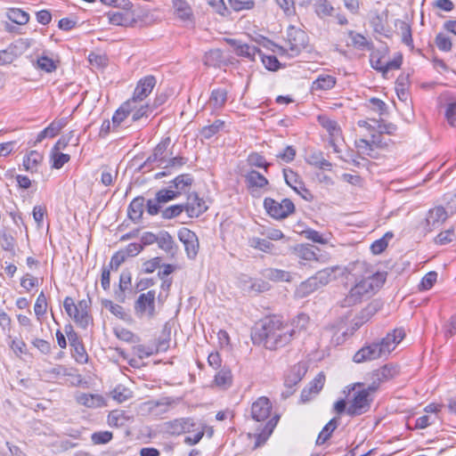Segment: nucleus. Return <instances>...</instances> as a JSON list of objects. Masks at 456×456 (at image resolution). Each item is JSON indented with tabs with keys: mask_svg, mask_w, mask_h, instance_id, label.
<instances>
[{
	"mask_svg": "<svg viewBox=\"0 0 456 456\" xmlns=\"http://www.w3.org/2000/svg\"><path fill=\"white\" fill-rule=\"evenodd\" d=\"M264 275L265 278L273 281H289L291 278L289 272L274 268L265 270Z\"/></svg>",
	"mask_w": 456,
	"mask_h": 456,
	"instance_id": "58836bf2",
	"label": "nucleus"
},
{
	"mask_svg": "<svg viewBox=\"0 0 456 456\" xmlns=\"http://www.w3.org/2000/svg\"><path fill=\"white\" fill-rule=\"evenodd\" d=\"M295 251L297 256L305 260H317L316 253L314 250V247L309 244L298 245L295 248Z\"/></svg>",
	"mask_w": 456,
	"mask_h": 456,
	"instance_id": "37998d69",
	"label": "nucleus"
},
{
	"mask_svg": "<svg viewBox=\"0 0 456 456\" xmlns=\"http://www.w3.org/2000/svg\"><path fill=\"white\" fill-rule=\"evenodd\" d=\"M405 337V332L403 329H395L393 332L388 333L385 338H382L379 345L380 353L383 355L388 354L393 351L396 345L399 344Z\"/></svg>",
	"mask_w": 456,
	"mask_h": 456,
	"instance_id": "f8f14e48",
	"label": "nucleus"
},
{
	"mask_svg": "<svg viewBox=\"0 0 456 456\" xmlns=\"http://www.w3.org/2000/svg\"><path fill=\"white\" fill-rule=\"evenodd\" d=\"M398 373L397 368L391 364H386L383 367L374 370L371 374L372 382L378 383V387L382 382L387 381Z\"/></svg>",
	"mask_w": 456,
	"mask_h": 456,
	"instance_id": "412c9836",
	"label": "nucleus"
},
{
	"mask_svg": "<svg viewBox=\"0 0 456 456\" xmlns=\"http://www.w3.org/2000/svg\"><path fill=\"white\" fill-rule=\"evenodd\" d=\"M382 357L380 349L377 343L363 346L354 355V362L360 363L366 361H371Z\"/></svg>",
	"mask_w": 456,
	"mask_h": 456,
	"instance_id": "dca6fc26",
	"label": "nucleus"
},
{
	"mask_svg": "<svg viewBox=\"0 0 456 456\" xmlns=\"http://www.w3.org/2000/svg\"><path fill=\"white\" fill-rule=\"evenodd\" d=\"M52 167L55 169L61 168L67 162L69 161L70 156L61 152L51 151Z\"/></svg>",
	"mask_w": 456,
	"mask_h": 456,
	"instance_id": "de8ad7c7",
	"label": "nucleus"
},
{
	"mask_svg": "<svg viewBox=\"0 0 456 456\" xmlns=\"http://www.w3.org/2000/svg\"><path fill=\"white\" fill-rule=\"evenodd\" d=\"M152 114L151 106L147 103L145 105H142L140 107L137 106V103L134 104L133 110L131 111V121L136 122L142 119V118H148Z\"/></svg>",
	"mask_w": 456,
	"mask_h": 456,
	"instance_id": "4c0bfd02",
	"label": "nucleus"
},
{
	"mask_svg": "<svg viewBox=\"0 0 456 456\" xmlns=\"http://www.w3.org/2000/svg\"><path fill=\"white\" fill-rule=\"evenodd\" d=\"M46 309H47L46 297H45L44 292H41L38 295L37 301L35 303V305H34L35 314L39 319L41 316H43L46 313Z\"/></svg>",
	"mask_w": 456,
	"mask_h": 456,
	"instance_id": "6e6d98bb",
	"label": "nucleus"
},
{
	"mask_svg": "<svg viewBox=\"0 0 456 456\" xmlns=\"http://www.w3.org/2000/svg\"><path fill=\"white\" fill-rule=\"evenodd\" d=\"M102 305L105 308H107L113 315L118 317L120 320H126V313L125 309L118 305L114 304L111 300L109 299H102Z\"/></svg>",
	"mask_w": 456,
	"mask_h": 456,
	"instance_id": "a19ab883",
	"label": "nucleus"
},
{
	"mask_svg": "<svg viewBox=\"0 0 456 456\" xmlns=\"http://www.w3.org/2000/svg\"><path fill=\"white\" fill-rule=\"evenodd\" d=\"M283 175L286 183L289 186H290L296 192H301V189H303L304 183L299 179V176L297 173H295L291 169L284 168Z\"/></svg>",
	"mask_w": 456,
	"mask_h": 456,
	"instance_id": "473e14b6",
	"label": "nucleus"
},
{
	"mask_svg": "<svg viewBox=\"0 0 456 456\" xmlns=\"http://www.w3.org/2000/svg\"><path fill=\"white\" fill-rule=\"evenodd\" d=\"M132 285V275L128 270H124L119 276L118 289L115 290V297L119 303H125V292L130 289Z\"/></svg>",
	"mask_w": 456,
	"mask_h": 456,
	"instance_id": "4be33fe9",
	"label": "nucleus"
},
{
	"mask_svg": "<svg viewBox=\"0 0 456 456\" xmlns=\"http://www.w3.org/2000/svg\"><path fill=\"white\" fill-rule=\"evenodd\" d=\"M195 423L191 418H181L167 422V428L173 435H180L193 430Z\"/></svg>",
	"mask_w": 456,
	"mask_h": 456,
	"instance_id": "6ab92c4d",
	"label": "nucleus"
},
{
	"mask_svg": "<svg viewBox=\"0 0 456 456\" xmlns=\"http://www.w3.org/2000/svg\"><path fill=\"white\" fill-rule=\"evenodd\" d=\"M158 246L167 253L173 252L174 249V240L172 236L166 231H161L158 233Z\"/></svg>",
	"mask_w": 456,
	"mask_h": 456,
	"instance_id": "e433bc0d",
	"label": "nucleus"
},
{
	"mask_svg": "<svg viewBox=\"0 0 456 456\" xmlns=\"http://www.w3.org/2000/svg\"><path fill=\"white\" fill-rule=\"evenodd\" d=\"M43 155L37 151H31L23 159V167L25 170L34 173L37 170V166L42 162Z\"/></svg>",
	"mask_w": 456,
	"mask_h": 456,
	"instance_id": "bb28decb",
	"label": "nucleus"
},
{
	"mask_svg": "<svg viewBox=\"0 0 456 456\" xmlns=\"http://www.w3.org/2000/svg\"><path fill=\"white\" fill-rule=\"evenodd\" d=\"M76 399L79 404L87 408H101L105 405V400L100 395L81 393Z\"/></svg>",
	"mask_w": 456,
	"mask_h": 456,
	"instance_id": "393cba45",
	"label": "nucleus"
},
{
	"mask_svg": "<svg viewBox=\"0 0 456 456\" xmlns=\"http://www.w3.org/2000/svg\"><path fill=\"white\" fill-rule=\"evenodd\" d=\"M272 404L265 396L259 397L251 406V417L256 421H265L270 416Z\"/></svg>",
	"mask_w": 456,
	"mask_h": 456,
	"instance_id": "ddd939ff",
	"label": "nucleus"
},
{
	"mask_svg": "<svg viewBox=\"0 0 456 456\" xmlns=\"http://www.w3.org/2000/svg\"><path fill=\"white\" fill-rule=\"evenodd\" d=\"M250 246L264 252H268L273 248V244L268 240L260 238H252Z\"/></svg>",
	"mask_w": 456,
	"mask_h": 456,
	"instance_id": "680f3d73",
	"label": "nucleus"
},
{
	"mask_svg": "<svg viewBox=\"0 0 456 456\" xmlns=\"http://www.w3.org/2000/svg\"><path fill=\"white\" fill-rule=\"evenodd\" d=\"M89 304L90 299H82L75 304L72 297H67L63 301V307L68 315L73 318L79 327L86 329L91 321V316L88 314Z\"/></svg>",
	"mask_w": 456,
	"mask_h": 456,
	"instance_id": "7ed1b4c3",
	"label": "nucleus"
},
{
	"mask_svg": "<svg viewBox=\"0 0 456 456\" xmlns=\"http://www.w3.org/2000/svg\"><path fill=\"white\" fill-rule=\"evenodd\" d=\"M333 274V270L330 268H325L317 272L313 277L317 282L318 286H324L329 283L330 278Z\"/></svg>",
	"mask_w": 456,
	"mask_h": 456,
	"instance_id": "864d4df0",
	"label": "nucleus"
},
{
	"mask_svg": "<svg viewBox=\"0 0 456 456\" xmlns=\"http://www.w3.org/2000/svg\"><path fill=\"white\" fill-rule=\"evenodd\" d=\"M225 40L233 48L234 53L238 56L254 61L256 54H261V50L256 46L242 44L240 40L234 38H227Z\"/></svg>",
	"mask_w": 456,
	"mask_h": 456,
	"instance_id": "2eb2a0df",
	"label": "nucleus"
},
{
	"mask_svg": "<svg viewBox=\"0 0 456 456\" xmlns=\"http://www.w3.org/2000/svg\"><path fill=\"white\" fill-rule=\"evenodd\" d=\"M448 217L444 207L438 206L430 209L426 217V224L428 231L440 226Z\"/></svg>",
	"mask_w": 456,
	"mask_h": 456,
	"instance_id": "f3484780",
	"label": "nucleus"
},
{
	"mask_svg": "<svg viewBox=\"0 0 456 456\" xmlns=\"http://www.w3.org/2000/svg\"><path fill=\"white\" fill-rule=\"evenodd\" d=\"M374 289L372 288L371 281L368 279H362L359 282H357L349 291L346 298L342 303V306H351L356 305L361 302L362 297L365 296H369L373 293Z\"/></svg>",
	"mask_w": 456,
	"mask_h": 456,
	"instance_id": "39448f33",
	"label": "nucleus"
},
{
	"mask_svg": "<svg viewBox=\"0 0 456 456\" xmlns=\"http://www.w3.org/2000/svg\"><path fill=\"white\" fill-rule=\"evenodd\" d=\"M223 53L220 49H213L204 55V64L208 67H219L223 63Z\"/></svg>",
	"mask_w": 456,
	"mask_h": 456,
	"instance_id": "f704fd0d",
	"label": "nucleus"
},
{
	"mask_svg": "<svg viewBox=\"0 0 456 456\" xmlns=\"http://www.w3.org/2000/svg\"><path fill=\"white\" fill-rule=\"evenodd\" d=\"M264 207L275 219H284L295 211V205L289 199H283L279 202L272 198H265Z\"/></svg>",
	"mask_w": 456,
	"mask_h": 456,
	"instance_id": "20e7f679",
	"label": "nucleus"
},
{
	"mask_svg": "<svg viewBox=\"0 0 456 456\" xmlns=\"http://www.w3.org/2000/svg\"><path fill=\"white\" fill-rule=\"evenodd\" d=\"M295 336V329L285 323L281 317L273 315L263 319L253 330L254 345L268 350H277L288 345Z\"/></svg>",
	"mask_w": 456,
	"mask_h": 456,
	"instance_id": "f257e3e1",
	"label": "nucleus"
},
{
	"mask_svg": "<svg viewBox=\"0 0 456 456\" xmlns=\"http://www.w3.org/2000/svg\"><path fill=\"white\" fill-rule=\"evenodd\" d=\"M110 23L116 26H128L134 21V14L133 12H108Z\"/></svg>",
	"mask_w": 456,
	"mask_h": 456,
	"instance_id": "b1692460",
	"label": "nucleus"
},
{
	"mask_svg": "<svg viewBox=\"0 0 456 456\" xmlns=\"http://www.w3.org/2000/svg\"><path fill=\"white\" fill-rule=\"evenodd\" d=\"M338 426V419L333 418L331 419L322 428V430L320 432L315 444L317 445L323 444L327 440L330 439L334 430Z\"/></svg>",
	"mask_w": 456,
	"mask_h": 456,
	"instance_id": "c85d7f7f",
	"label": "nucleus"
},
{
	"mask_svg": "<svg viewBox=\"0 0 456 456\" xmlns=\"http://www.w3.org/2000/svg\"><path fill=\"white\" fill-rule=\"evenodd\" d=\"M307 371L305 363L297 362L293 365L285 374L284 385L287 388L292 389L305 377Z\"/></svg>",
	"mask_w": 456,
	"mask_h": 456,
	"instance_id": "4468645a",
	"label": "nucleus"
},
{
	"mask_svg": "<svg viewBox=\"0 0 456 456\" xmlns=\"http://www.w3.org/2000/svg\"><path fill=\"white\" fill-rule=\"evenodd\" d=\"M171 143L170 137L164 138L154 148L153 152L145 160L142 167L150 166L152 163H157L158 167H162L167 162V149Z\"/></svg>",
	"mask_w": 456,
	"mask_h": 456,
	"instance_id": "9b49d317",
	"label": "nucleus"
},
{
	"mask_svg": "<svg viewBox=\"0 0 456 456\" xmlns=\"http://www.w3.org/2000/svg\"><path fill=\"white\" fill-rule=\"evenodd\" d=\"M325 382V376L322 373H319L310 383L308 387L304 388L301 392V401L305 403L308 402L312 395H317L323 387Z\"/></svg>",
	"mask_w": 456,
	"mask_h": 456,
	"instance_id": "aec40b11",
	"label": "nucleus"
},
{
	"mask_svg": "<svg viewBox=\"0 0 456 456\" xmlns=\"http://www.w3.org/2000/svg\"><path fill=\"white\" fill-rule=\"evenodd\" d=\"M88 61L91 65L96 66L98 68H104L109 63V58L106 54H99L95 53H91L88 55Z\"/></svg>",
	"mask_w": 456,
	"mask_h": 456,
	"instance_id": "13d9d810",
	"label": "nucleus"
},
{
	"mask_svg": "<svg viewBox=\"0 0 456 456\" xmlns=\"http://www.w3.org/2000/svg\"><path fill=\"white\" fill-rule=\"evenodd\" d=\"M319 288L317 282L314 279V277H310L308 280H306L305 282H302L297 289V292L299 293L301 297H306L307 295L311 294L314 290H316Z\"/></svg>",
	"mask_w": 456,
	"mask_h": 456,
	"instance_id": "49530a36",
	"label": "nucleus"
},
{
	"mask_svg": "<svg viewBox=\"0 0 456 456\" xmlns=\"http://www.w3.org/2000/svg\"><path fill=\"white\" fill-rule=\"evenodd\" d=\"M245 177L251 187L263 188L268 184V180L256 170H251Z\"/></svg>",
	"mask_w": 456,
	"mask_h": 456,
	"instance_id": "ea45409f",
	"label": "nucleus"
},
{
	"mask_svg": "<svg viewBox=\"0 0 456 456\" xmlns=\"http://www.w3.org/2000/svg\"><path fill=\"white\" fill-rule=\"evenodd\" d=\"M336 84V78L330 75L319 76L317 79L313 82L312 90H330Z\"/></svg>",
	"mask_w": 456,
	"mask_h": 456,
	"instance_id": "72a5a7b5",
	"label": "nucleus"
},
{
	"mask_svg": "<svg viewBox=\"0 0 456 456\" xmlns=\"http://www.w3.org/2000/svg\"><path fill=\"white\" fill-rule=\"evenodd\" d=\"M144 208H146L144 198L142 196L134 198L128 206L127 214L129 218L134 223L139 222L142 216Z\"/></svg>",
	"mask_w": 456,
	"mask_h": 456,
	"instance_id": "5701e85b",
	"label": "nucleus"
},
{
	"mask_svg": "<svg viewBox=\"0 0 456 456\" xmlns=\"http://www.w3.org/2000/svg\"><path fill=\"white\" fill-rule=\"evenodd\" d=\"M178 239L183 242L188 258L194 259L199 252V240L195 232L183 227L178 231Z\"/></svg>",
	"mask_w": 456,
	"mask_h": 456,
	"instance_id": "6e6552de",
	"label": "nucleus"
},
{
	"mask_svg": "<svg viewBox=\"0 0 456 456\" xmlns=\"http://www.w3.org/2000/svg\"><path fill=\"white\" fill-rule=\"evenodd\" d=\"M37 67L40 69L50 73L57 69V64L53 59L47 56H41L37 59Z\"/></svg>",
	"mask_w": 456,
	"mask_h": 456,
	"instance_id": "5fc2aeb1",
	"label": "nucleus"
},
{
	"mask_svg": "<svg viewBox=\"0 0 456 456\" xmlns=\"http://www.w3.org/2000/svg\"><path fill=\"white\" fill-rule=\"evenodd\" d=\"M173 6L177 16L182 20H190L192 17V10L184 0H172Z\"/></svg>",
	"mask_w": 456,
	"mask_h": 456,
	"instance_id": "2f4dec72",
	"label": "nucleus"
},
{
	"mask_svg": "<svg viewBox=\"0 0 456 456\" xmlns=\"http://www.w3.org/2000/svg\"><path fill=\"white\" fill-rule=\"evenodd\" d=\"M215 382L217 386H229L232 383V374L229 370H221L215 376Z\"/></svg>",
	"mask_w": 456,
	"mask_h": 456,
	"instance_id": "774afa93",
	"label": "nucleus"
},
{
	"mask_svg": "<svg viewBox=\"0 0 456 456\" xmlns=\"http://www.w3.org/2000/svg\"><path fill=\"white\" fill-rule=\"evenodd\" d=\"M177 195L174 190L162 189L156 192L155 198L148 200L146 202V211L151 216L158 215L162 208V205L175 200Z\"/></svg>",
	"mask_w": 456,
	"mask_h": 456,
	"instance_id": "423d86ee",
	"label": "nucleus"
},
{
	"mask_svg": "<svg viewBox=\"0 0 456 456\" xmlns=\"http://www.w3.org/2000/svg\"><path fill=\"white\" fill-rule=\"evenodd\" d=\"M224 121L217 119L213 124L202 127L200 134L205 139H210L224 127Z\"/></svg>",
	"mask_w": 456,
	"mask_h": 456,
	"instance_id": "c03bdc74",
	"label": "nucleus"
},
{
	"mask_svg": "<svg viewBox=\"0 0 456 456\" xmlns=\"http://www.w3.org/2000/svg\"><path fill=\"white\" fill-rule=\"evenodd\" d=\"M309 163L320 169L330 170L332 164L322 157V153H313L309 157Z\"/></svg>",
	"mask_w": 456,
	"mask_h": 456,
	"instance_id": "a18cd8bd",
	"label": "nucleus"
},
{
	"mask_svg": "<svg viewBox=\"0 0 456 456\" xmlns=\"http://www.w3.org/2000/svg\"><path fill=\"white\" fill-rule=\"evenodd\" d=\"M437 273L436 272L428 273L421 280L419 289L420 290H428L431 289L436 281Z\"/></svg>",
	"mask_w": 456,
	"mask_h": 456,
	"instance_id": "0e129e2a",
	"label": "nucleus"
},
{
	"mask_svg": "<svg viewBox=\"0 0 456 456\" xmlns=\"http://www.w3.org/2000/svg\"><path fill=\"white\" fill-rule=\"evenodd\" d=\"M183 210H185V205H173L164 209L161 216L164 219H172L178 216Z\"/></svg>",
	"mask_w": 456,
	"mask_h": 456,
	"instance_id": "4d7b16f0",
	"label": "nucleus"
},
{
	"mask_svg": "<svg viewBox=\"0 0 456 456\" xmlns=\"http://www.w3.org/2000/svg\"><path fill=\"white\" fill-rule=\"evenodd\" d=\"M228 2L236 12L252 10L255 7L254 0H228Z\"/></svg>",
	"mask_w": 456,
	"mask_h": 456,
	"instance_id": "8fccbe9b",
	"label": "nucleus"
},
{
	"mask_svg": "<svg viewBox=\"0 0 456 456\" xmlns=\"http://www.w3.org/2000/svg\"><path fill=\"white\" fill-rule=\"evenodd\" d=\"M155 290H149L139 296L134 303V310L137 314L143 315L146 314L149 317L155 315Z\"/></svg>",
	"mask_w": 456,
	"mask_h": 456,
	"instance_id": "1a4fd4ad",
	"label": "nucleus"
},
{
	"mask_svg": "<svg viewBox=\"0 0 456 456\" xmlns=\"http://www.w3.org/2000/svg\"><path fill=\"white\" fill-rule=\"evenodd\" d=\"M192 183L193 178L189 174H183L176 176L173 180L172 183L174 185V188L175 189L174 190V191L177 195V197L183 192L189 191Z\"/></svg>",
	"mask_w": 456,
	"mask_h": 456,
	"instance_id": "a878e982",
	"label": "nucleus"
},
{
	"mask_svg": "<svg viewBox=\"0 0 456 456\" xmlns=\"http://www.w3.org/2000/svg\"><path fill=\"white\" fill-rule=\"evenodd\" d=\"M131 419V417L124 411L115 410L108 415V424L110 427H124Z\"/></svg>",
	"mask_w": 456,
	"mask_h": 456,
	"instance_id": "cd10ccee",
	"label": "nucleus"
},
{
	"mask_svg": "<svg viewBox=\"0 0 456 456\" xmlns=\"http://www.w3.org/2000/svg\"><path fill=\"white\" fill-rule=\"evenodd\" d=\"M435 42L438 49L441 51L449 52L452 50V44L451 39L443 33L436 35Z\"/></svg>",
	"mask_w": 456,
	"mask_h": 456,
	"instance_id": "052dcab7",
	"label": "nucleus"
},
{
	"mask_svg": "<svg viewBox=\"0 0 456 456\" xmlns=\"http://www.w3.org/2000/svg\"><path fill=\"white\" fill-rule=\"evenodd\" d=\"M363 383L357 382L347 387L348 393L359 388L354 394L350 404L346 409V413L351 417L360 416L367 412L370 408L372 402L370 395L378 389V383H371L367 387H363Z\"/></svg>",
	"mask_w": 456,
	"mask_h": 456,
	"instance_id": "f03ea898",
	"label": "nucleus"
},
{
	"mask_svg": "<svg viewBox=\"0 0 456 456\" xmlns=\"http://www.w3.org/2000/svg\"><path fill=\"white\" fill-rule=\"evenodd\" d=\"M454 240H456V233L454 229L451 228L444 232H441L435 238V243L437 245H446Z\"/></svg>",
	"mask_w": 456,
	"mask_h": 456,
	"instance_id": "09e8293b",
	"label": "nucleus"
},
{
	"mask_svg": "<svg viewBox=\"0 0 456 456\" xmlns=\"http://www.w3.org/2000/svg\"><path fill=\"white\" fill-rule=\"evenodd\" d=\"M112 433L110 431H101L92 434L91 439L94 444H105L112 439Z\"/></svg>",
	"mask_w": 456,
	"mask_h": 456,
	"instance_id": "e2e57ef3",
	"label": "nucleus"
},
{
	"mask_svg": "<svg viewBox=\"0 0 456 456\" xmlns=\"http://www.w3.org/2000/svg\"><path fill=\"white\" fill-rule=\"evenodd\" d=\"M265 67L271 71H276L280 69L281 63L274 55H265L262 52L259 54Z\"/></svg>",
	"mask_w": 456,
	"mask_h": 456,
	"instance_id": "3c124183",
	"label": "nucleus"
},
{
	"mask_svg": "<svg viewBox=\"0 0 456 456\" xmlns=\"http://www.w3.org/2000/svg\"><path fill=\"white\" fill-rule=\"evenodd\" d=\"M155 85L156 78L153 76L144 77L138 81L133 97L126 102L134 106V103L143 101L152 92Z\"/></svg>",
	"mask_w": 456,
	"mask_h": 456,
	"instance_id": "9d476101",
	"label": "nucleus"
},
{
	"mask_svg": "<svg viewBox=\"0 0 456 456\" xmlns=\"http://www.w3.org/2000/svg\"><path fill=\"white\" fill-rule=\"evenodd\" d=\"M400 30L402 35V41L406 45H412V37H411V26L405 21H400Z\"/></svg>",
	"mask_w": 456,
	"mask_h": 456,
	"instance_id": "69168bd1",
	"label": "nucleus"
},
{
	"mask_svg": "<svg viewBox=\"0 0 456 456\" xmlns=\"http://www.w3.org/2000/svg\"><path fill=\"white\" fill-rule=\"evenodd\" d=\"M309 322V317L305 314H299L292 322L291 329H295V334L297 331H300L306 329Z\"/></svg>",
	"mask_w": 456,
	"mask_h": 456,
	"instance_id": "bf43d9fd",
	"label": "nucleus"
},
{
	"mask_svg": "<svg viewBox=\"0 0 456 456\" xmlns=\"http://www.w3.org/2000/svg\"><path fill=\"white\" fill-rule=\"evenodd\" d=\"M227 101V92L225 89L217 88L212 91L209 98V104L214 109H221Z\"/></svg>",
	"mask_w": 456,
	"mask_h": 456,
	"instance_id": "c9c22d12",
	"label": "nucleus"
},
{
	"mask_svg": "<svg viewBox=\"0 0 456 456\" xmlns=\"http://www.w3.org/2000/svg\"><path fill=\"white\" fill-rule=\"evenodd\" d=\"M208 209L205 201L198 194L192 193L188 197L185 211L190 217H198Z\"/></svg>",
	"mask_w": 456,
	"mask_h": 456,
	"instance_id": "a211bd4d",
	"label": "nucleus"
},
{
	"mask_svg": "<svg viewBox=\"0 0 456 456\" xmlns=\"http://www.w3.org/2000/svg\"><path fill=\"white\" fill-rule=\"evenodd\" d=\"M287 37L290 56L297 55L307 45V36L302 29L290 27Z\"/></svg>",
	"mask_w": 456,
	"mask_h": 456,
	"instance_id": "0eeeda50",
	"label": "nucleus"
},
{
	"mask_svg": "<svg viewBox=\"0 0 456 456\" xmlns=\"http://www.w3.org/2000/svg\"><path fill=\"white\" fill-rule=\"evenodd\" d=\"M6 17L18 25H25L29 20V14L20 8L8 9Z\"/></svg>",
	"mask_w": 456,
	"mask_h": 456,
	"instance_id": "7c9ffc66",
	"label": "nucleus"
},
{
	"mask_svg": "<svg viewBox=\"0 0 456 456\" xmlns=\"http://www.w3.org/2000/svg\"><path fill=\"white\" fill-rule=\"evenodd\" d=\"M349 37L351 38L352 44L354 46L363 49L365 47H369V42L367 41L366 37L359 33H355L354 31L349 32Z\"/></svg>",
	"mask_w": 456,
	"mask_h": 456,
	"instance_id": "338daca9",
	"label": "nucleus"
},
{
	"mask_svg": "<svg viewBox=\"0 0 456 456\" xmlns=\"http://www.w3.org/2000/svg\"><path fill=\"white\" fill-rule=\"evenodd\" d=\"M321 125L329 132L331 137H337L340 134V129L335 120L330 119L325 116H319L318 118Z\"/></svg>",
	"mask_w": 456,
	"mask_h": 456,
	"instance_id": "79ce46f5",
	"label": "nucleus"
},
{
	"mask_svg": "<svg viewBox=\"0 0 456 456\" xmlns=\"http://www.w3.org/2000/svg\"><path fill=\"white\" fill-rule=\"evenodd\" d=\"M0 246L4 250L12 253V255L15 254V240L12 235L5 232L0 235Z\"/></svg>",
	"mask_w": 456,
	"mask_h": 456,
	"instance_id": "603ef678",
	"label": "nucleus"
},
{
	"mask_svg": "<svg viewBox=\"0 0 456 456\" xmlns=\"http://www.w3.org/2000/svg\"><path fill=\"white\" fill-rule=\"evenodd\" d=\"M133 107L134 106L131 105V102H126L116 110L112 117L113 127L118 126L128 116H130Z\"/></svg>",
	"mask_w": 456,
	"mask_h": 456,
	"instance_id": "c756f323",
	"label": "nucleus"
}]
</instances>
